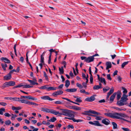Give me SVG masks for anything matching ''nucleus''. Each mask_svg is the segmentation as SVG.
<instances>
[{"mask_svg": "<svg viewBox=\"0 0 131 131\" xmlns=\"http://www.w3.org/2000/svg\"><path fill=\"white\" fill-rule=\"evenodd\" d=\"M116 94V93H114L110 97V101L111 103H112L114 101V99L115 97Z\"/></svg>", "mask_w": 131, "mask_h": 131, "instance_id": "obj_15", "label": "nucleus"}, {"mask_svg": "<svg viewBox=\"0 0 131 131\" xmlns=\"http://www.w3.org/2000/svg\"><path fill=\"white\" fill-rule=\"evenodd\" d=\"M0 104L3 106H5L7 105V104L6 103L3 102H0Z\"/></svg>", "mask_w": 131, "mask_h": 131, "instance_id": "obj_43", "label": "nucleus"}, {"mask_svg": "<svg viewBox=\"0 0 131 131\" xmlns=\"http://www.w3.org/2000/svg\"><path fill=\"white\" fill-rule=\"evenodd\" d=\"M102 118H103V117H102L97 115L95 119L96 120H101Z\"/></svg>", "mask_w": 131, "mask_h": 131, "instance_id": "obj_33", "label": "nucleus"}, {"mask_svg": "<svg viewBox=\"0 0 131 131\" xmlns=\"http://www.w3.org/2000/svg\"><path fill=\"white\" fill-rule=\"evenodd\" d=\"M41 110L42 111L48 113H50L56 115H57L58 113H59V112L58 111H57L52 109H50L44 107H42L41 108Z\"/></svg>", "mask_w": 131, "mask_h": 131, "instance_id": "obj_2", "label": "nucleus"}, {"mask_svg": "<svg viewBox=\"0 0 131 131\" xmlns=\"http://www.w3.org/2000/svg\"><path fill=\"white\" fill-rule=\"evenodd\" d=\"M59 70L61 74H63V73L64 71L63 67H62L61 68L59 67Z\"/></svg>", "mask_w": 131, "mask_h": 131, "instance_id": "obj_36", "label": "nucleus"}, {"mask_svg": "<svg viewBox=\"0 0 131 131\" xmlns=\"http://www.w3.org/2000/svg\"><path fill=\"white\" fill-rule=\"evenodd\" d=\"M11 77V75L9 73L7 75L4 77V79L7 81L10 79Z\"/></svg>", "mask_w": 131, "mask_h": 131, "instance_id": "obj_12", "label": "nucleus"}, {"mask_svg": "<svg viewBox=\"0 0 131 131\" xmlns=\"http://www.w3.org/2000/svg\"><path fill=\"white\" fill-rule=\"evenodd\" d=\"M106 69L107 70L112 67V64L110 62H107L106 63Z\"/></svg>", "mask_w": 131, "mask_h": 131, "instance_id": "obj_14", "label": "nucleus"}, {"mask_svg": "<svg viewBox=\"0 0 131 131\" xmlns=\"http://www.w3.org/2000/svg\"><path fill=\"white\" fill-rule=\"evenodd\" d=\"M121 114H123L124 115H125V116L124 117H121V118L122 119H122L123 120V121H126V122H130L129 121H128L125 119H124V118H123V117H126L127 116V115L125 114H124V113H121Z\"/></svg>", "mask_w": 131, "mask_h": 131, "instance_id": "obj_22", "label": "nucleus"}, {"mask_svg": "<svg viewBox=\"0 0 131 131\" xmlns=\"http://www.w3.org/2000/svg\"><path fill=\"white\" fill-rule=\"evenodd\" d=\"M104 114L110 117L116 119H122L121 117H124L125 115H124L121 114V113H111L107 112L105 113Z\"/></svg>", "mask_w": 131, "mask_h": 131, "instance_id": "obj_1", "label": "nucleus"}, {"mask_svg": "<svg viewBox=\"0 0 131 131\" xmlns=\"http://www.w3.org/2000/svg\"><path fill=\"white\" fill-rule=\"evenodd\" d=\"M68 129H70V128H74V127L72 125H68Z\"/></svg>", "mask_w": 131, "mask_h": 131, "instance_id": "obj_47", "label": "nucleus"}, {"mask_svg": "<svg viewBox=\"0 0 131 131\" xmlns=\"http://www.w3.org/2000/svg\"><path fill=\"white\" fill-rule=\"evenodd\" d=\"M27 101L25 100H21L20 101L22 103H26V102Z\"/></svg>", "mask_w": 131, "mask_h": 131, "instance_id": "obj_57", "label": "nucleus"}, {"mask_svg": "<svg viewBox=\"0 0 131 131\" xmlns=\"http://www.w3.org/2000/svg\"><path fill=\"white\" fill-rule=\"evenodd\" d=\"M28 81L30 83L31 85H34L35 84H38V83H37V82H35L33 81L30 80H28Z\"/></svg>", "mask_w": 131, "mask_h": 131, "instance_id": "obj_19", "label": "nucleus"}, {"mask_svg": "<svg viewBox=\"0 0 131 131\" xmlns=\"http://www.w3.org/2000/svg\"><path fill=\"white\" fill-rule=\"evenodd\" d=\"M54 103L55 104H61L62 103L60 101H57L54 102Z\"/></svg>", "mask_w": 131, "mask_h": 131, "instance_id": "obj_41", "label": "nucleus"}, {"mask_svg": "<svg viewBox=\"0 0 131 131\" xmlns=\"http://www.w3.org/2000/svg\"><path fill=\"white\" fill-rule=\"evenodd\" d=\"M127 96L123 95V96L121 98V100L123 101H124L125 103L128 100V99L127 98Z\"/></svg>", "mask_w": 131, "mask_h": 131, "instance_id": "obj_13", "label": "nucleus"}, {"mask_svg": "<svg viewBox=\"0 0 131 131\" xmlns=\"http://www.w3.org/2000/svg\"><path fill=\"white\" fill-rule=\"evenodd\" d=\"M28 99L33 100L35 101H36L37 100V98L30 96H28Z\"/></svg>", "mask_w": 131, "mask_h": 131, "instance_id": "obj_24", "label": "nucleus"}, {"mask_svg": "<svg viewBox=\"0 0 131 131\" xmlns=\"http://www.w3.org/2000/svg\"><path fill=\"white\" fill-rule=\"evenodd\" d=\"M5 99H6L7 100H12V97H5L4 98Z\"/></svg>", "mask_w": 131, "mask_h": 131, "instance_id": "obj_55", "label": "nucleus"}, {"mask_svg": "<svg viewBox=\"0 0 131 131\" xmlns=\"http://www.w3.org/2000/svg\"><path fill=\"white\" fill-rule=\"evenodd\" d=\"M2 60L5 63H10V61L6 58L2 57L1 58Z\"/></svg>", "mask_w": 131, "mask_h": 131, "instance_id": "obj_17", "label": "nucleus"}, {"mask_svg": "<svg viewBox=\"0 0 131 131\" xmlns=\"http://www.w3.org/2000/svg\"><path fill=\"white\" fill-rule=\"evenodd\" d=\"M95 99V97L93 96H92L90 97H87L86 98L85 100L88 102H92L94 101Z\"/></svg>", "mask_w": 131, "mask_h": 131, "instance_id": "obj_11", "label": "nucleus"}, {"mask_svg": "<svg viewBox=\"0 0 131 131\" xmlns=\"http://www.w3.org/2000/svg\"><path fill=\"white\" fill-rule=\"evenodd\" d=\"M1 66L2 67L3 69L4 70H6V67H5V66L4 65L3 63H2L1 64Z\"/></svg>", "mask_w": 131, "mask_h": 131, "instance_id": "obj_51", "label": "nucleus"}, {"mask_svg": "<svg viewBox=\"0 0 131 131\" xmlns=\"http://www.w3.org/2000/svg\"><path fill=\"white\" fill-rule=\"evenodd\" d=\"M41 98L43 100H47L50 101H52L54 100V99L51 98L49 96H42L41 97Z\"/></svg>", "mask_w": 131, "mask_h": 131, "instance_id": "obj_8", "label": "nucleus"}, {"mask_svg": "<svg viewBox=\"0 0 131 131\" xmlns=\"http://www.w3.org/2000/svg\"><path fill=\"white\" fill-rule=\"evenodd\" d=\"M21 98H26L28 99V96H21Z\"/></svg>", "mask_w": 131, "mask_h": 131, "instance_id": "obj_58", "label": "nucleus"}, {"mask_svg": "<svg viewBox=\"0 0 131 131\" xmlns=\"http://www.w3.org/2000/svg\"><path fill=\"white\" fill-rule=\"evenodd\" d=\"M94 125L95 126H102L100 123L98 121H94Z\"/></svg>", "mask_w": 131, "mask_h": 131, "instance_id": "obj_18", "label": "nucleus"}, {"mask_svg": "<svg viewBox=\"0 0 131 131\" xmlns=\"http://www.w3.org/2000/svg\"><path fill=\"white\" fill-rule=\"evenodd\" d=\"M114 108L115 109L118 110V111L119 112L121 111L122 110H123V109H120L118 107H114Z\"/></svg>", "mask_w": 131, "mask_h": 131, "instance_id": "obj_45", "label": "nucleus"}, {"mask_svg": "<svg viewBox=\"0 0 131 131\" xmlns=\"http://www.w3.org/2000/svg\"><path fill=\"white\" fill-rule=\"evenodd\" d=\"M63 86V84H60L59 86H58V88L59 89H61Z\"/></svg>", "mask_w": 131, "mask_h": 131, "instance_id": "obj_56", "label": "nucleus"}, {"mask_svg": "<svg viewBox=\"0 0 131 131\" xmlns=\"http://www.w3.org/2000/svg\"><path fill=\"white\" fill-rule=\"evenodd\" d=\"M117 78L118 81H119V82H121V80L122 79L119 76Z\"/></svg>", "mask_w": 131, "mask_h": 131, "instance_id": "obj_62", "label": "nucleus"}, {"mask_svg": "<svg viewBox=\"0 0 131 131\" xmlns=\"http://www.w3.org/2000/svg\"><path fill=\"white\" fill-rule=\"evenodd\" d=\"M107 79L109 80H111L112 79L111 78V76L110 74H107Z\"/></svg>", "mask_w": 131, "mask_h": 131, "instance_id": "obj_50", "label": "nucleus"}, {"mask_svg": "<svg viewBox=\"0 0 131 131\" xmlns=\"http://www.w3.org/2000/svg\"><path fill=\"white\" fill-rule=\"evenodd\" d=\"M89 73L90 74V76L92 77V72L91 71V67H90L89 69Z\"/></svg>", "mask_w": 131, "mask_h": 131, "instance_id": "obj_42", "label": "nucleus"}, {"mask_svg": "<svg viewBox=\"0 0 131 131\" xmlns=\"http://www.w3.org/2000/svg\"><path fill=\"white\" fill-rule=\"evenodd\" d=\"M74 98L76 99L75 100V101L78 103H81L82 102L81 98L80 97L74 96Z\"/></svg>", "mask_w": 131, "mask_h": 131, "instance_id": "obj_16", "label": "nucleus"}, {"mask_svg": "<svg viewBox=\"0 0 131 131\" xmlns=\"http://www.w3.org/2000/svg\"><path fill=\"white\" fill-rule=\"evenodd\" d=\"M117 72L118 71L117 70H116L115 71H114L113 74V76H114L116 75H117Z\"/></svg>", "mask_w": 131, "mask_h": 131, "instance_id": "obj_63", "label": "nucleus"}, {"mask_svg": "<svg viewBox=\"0 0 131 131\" xmlns=\"http://www.w3.org/2000/svg\"><path fill=\"white\" fill-rule=\"evenodd\" d=\"M40 62L41 63H44V58L42 56H40Z\"/></svg>", "mask_w": 131, "mask_h": 131, "instance_id": "obj_37", "label": "nucleus"}, {"mask_svg": "<svg viewBox=\"0 0 131 131\" xmlns=\"http://www.w3.org/2000/svg\"><path fill=\"white\" fill-rule=\"evenodd\" d=\"M39 88L40 89H46V88H45V86H41V87H39Z\"/></svg>", "mask_w": 131, "mask_h": 131, "instance_id": "obj_59", "label": "nucleus"}, {"mask_svg": "<svg viewBox=\"0 0 131 131\" xmlns=\"http://www.w3.org/2000/svg\"><path fill=\"white\" fill-rule=\"evenodd\" d=\"M128 61H127V62H124V63H123L122 64V65H121L122 68H123L124 67H125V65H127L128 63Z\"/></svg>", "mask_w": 131, "mask_h": 131, "instance_id": "obj_32", "label": "nucleus"}, {"mask_svg": "<svg viewBox=\"0 0 131 131\" xmlns=\"http://www.w3.org/2000/svg\"><path fill=\"white\" fill-rule=\"evenodd\" d=\"M65 90L68 92H74V89H67Z\"/></svg>", "mask_w": 131, "mask_h": 131, "instance_id": "obj_30", "label": "nucleus"}, {"mask_svg": "<svg viewBox=\"0 0 131 131\" xmlns=\"http://www.w3.org/2000/svg\"><path fill=\"white\" fill-rule=\"evenodd\" d=\"M102 123L106 125H108L110 124V121L108 119L105 118L102 120Z\"/></svg>", "mask_w": 131, "mask_h": 131, "instance_id": "obj_7", "label": "nucleus"}, {"mask_svg": "<svg viewBox=\"0 0 131 131\" xmlns=\"http://www.w3.org/2000/svg\"><path fill=\"white\" fill-rule=\"evenodd\" d=\"M112 124L113 126V128L114 129H115L117 128V125L114 122H112Z\"/></svg>", "mask_w": 131, "mask_h": 131, "instance_id": "obj_25", "label": "nucleus"}, {"mask_svg": "<svg viewBox=\"0 0 131 131\" xmlns=\"http://www.w3.org/2000/svg\"><path fill=\"white\" fill-rule=\"evenodd\" d=\"M67 107L68 108L71 109H74V106H67Z\"/></svg>", "mask_w": 131, "mask_h": 131, "instance_id": "obj_53", "label": "nucleus"}, {"mask_svg": "<svg viewBox=\"0 0 131 131\" xmlns=\"http://www.w3.org/2000/svg\"><path fill=\"white\" fill-rule=\"evenodd\" d=\"M44 76L45 78V79L47 81L49 80V78L48 77V76L47 74L45 72H43Z\"/></svg>", "mask_w": 131, "mask_h": 131, "instance_id": "obj_26", "label": "nucleus"}, {"mask_svg": "<svg viewBox=\"0 0 131 131\" xmlns=\"http://www.w3.org/2000/svg\"><path fill=\"white\" fill-rule=\"evenodd\" d=\"M102 83H103L105 85L106 84V81L104 78H100V81Z\"/></svg>", "mask_w": 131, "mask_h": 131, "instance_id": "obj_21", "label": "nucleus"}, {"mask_svg": "<svg viewBox=\"0 0 131 131\" xmlns=\"http://www.w3.org/2000/svg\"><path fill=\"white\" fill-rule=\"evenodd\" d=\"M102 87L99 85H95L93 87V88L94 90H97L101 88Z\"/></svg>", "mask_w": 131, "mask_h": 131, "instance_id": "obj_31", "label": "nucleus"}, {"mask_svg": "<svg viewBox=\"0 0 131 131\" xmlns=\"http://www.w3.org/2000/svg\"><path fill=\"white\" fill-rule=\"evenodd\" d=\"M110 88L108 87H106V88H104L103 89V90L104 92H105L108 90Z\"/></svg>", "mask_w": 131, "mask_h": 131, "instance_id": "obj_28", "label": "nucleus"}, {"mask_svg": "<svg viewBox=\"0 0 131 131\" xmlns=\"http://www.w3.org/2000/svg\"><path fill=\"white\" fill-rule=\"evenodd\" d=\"M121 95V93H119L117 94V100H118L120 98Z\"/></svg>", "mask_w": 131, "mask_h": 131, "instance_id": "obj_38", "label": "nucleus"}, {"mask_svg": "<svg viewBox=\"0 0 131 131\" xmlns=\"http://www.w3.org/2000/svg\"><path fill=\"white\" fill-rule=\"evenodd\" d=\"M12 109L13 110H19L21 109V107H15L14 106H12Z\"/></svg>", "mask_w": 131, "mask_h": 131, "instance_id": "obj_29", "label": "nucleus"}, {"mask_svg": "<svg viewBox=\"0 0 131 131\" xmlns=\"http://www.w3.org/2000/svg\"><path fill=\"white\" fill-rule=\"evenodd\" d=\"M122 88L124 90L123 91V95L124 94L125 95H126V94L127 93V90L124 87H123Z\"/></svg>", "mask_w": 131, "mask_h": 131, "instance_id": "obj_39", "label": "nucleus"}, {"mask_svg": "<svg viewBox=\"0 0 131 131\" xmlns=\"http://www.w3.org/2000/svg\"><path fill=\"white\" fill-rule=\"evenodd\" d=\"M31 105H34L35 106H38V104H37L36 103L33 102H31Z\"/></svg>", "mask_w": 131, "mask_h": 131, "instance_id": "obj_48", "label": "nucleus"}, {"mask_svg": "<svg viewBox=\"0 0 131 131\" xmlns=\"http://www.w3.org/2000/svg\"><path fill=\"white\" fill-rule=\"evenodd\" d=\"M82 121V120L80 119L76 120L74 119V122H81Z\"/></svg>", "mask_w": 131, "mask_h": 131, "instance_id": "obj_52", "label": "nucleus"}, {"mask_svg": "<svg viewBox=\"0 0 131 131\" xmlns=\"http://www.w3.org/2000/svg\"><path fill=\"white\" fill-rule=\"evenodd\" d=\"M90 113L99 115H101V114L100 113L92 110H90L88 111H84V114L90 116Z\"/></svg>", "mask_w": 131, "mask_h": 131, "instance_id": "obj_3", "label": "nucleus"}, {"mask_svg": "<svg viewBox=\"0 0 131 131\" xmlns=\"http://www.w3.org/2000/svg\"><path fill=\"white\" fill-rule=\"evenodd\" d=\"M122 129L125 131H130V130L128 128L124 127H122Z\"/></svg>", "mask_w": 131, "mask_h": 131, "instance_id": "obj_40", "label": "nucleus"}, {"mask_svg": "<svg viewBox=\"0 0 131 131\" xmlns=\"http://www.w3.org/2000/svg\"><path fill=\"white\" fill-rule=\"evenodd\" d=\"M57 89V87H48V91L56 90Z\"/></svg>", "mask_w": 131, "mask_h": 131, "instance_id": "obj_20", "label": "nucleus"}, {"mask_svg": "<svg viewBox=\"0 0 131 131\" xmlns=\"http://www.w3.org/2000/svg\"><path fill=\"white\" fill-rule=\"evenodd\" d=\"M63 93V92L61 90H59L53 93L52 95L53 96L60 95Z\"/></svg>", "mask_w": 131, "mask_h": 131, "instance_id": "obj_10", "label": "nucleus"}, {"mask_svg": "<svg viewBox=\"0 0 131 131\" xmlns=\"http://www.w3.org/2000/svg\"><path fill=\"white\" fill-rule=\"evenodd\" d=\"M17 117V115H13L11 118V119L12 120H14L15 119V118Z\"/></svg>", "mask_w": 131, "mask_h": 131, "instance_id": "obj_49", "label": "nucleus"}, {"mask_svg": "<svg viewBox=\"0 0 131 131\" xmlns=\"http://www.w3.org/2000/svg\"><path fill=\"white\" fill-rule=\"evenodd\" d=\"M70 84V82L68 80H67L66 81V84L65 86L67 87L68 88Z\"/></svg>", "mask_w": 131, "mask_h": 131, "instance_id": "obj_23", "label": "nucleus"}, {"mask_svg": "<svg viewBox=\"0 0 131 131\" xmlns=\"http://www.w3.org/2000/svg\"><path fill=\"white\" fill-rule=\"evenodd\" d=\"M81 58L82 60H84V61H85V60L87 58L86 57H84V56H81Z\"/></svg>", "mask_w": 131, "mask_h": 131, "instance_id": "obj_61", "label": "nucleus"}, {"mask_svg": "<svg viewBox=\"0 0 131 131\" xmlns=\"http://www.w3.org/2000/svg\"><path fill=\"white\" fill-rule=\"evenodd\" d=\"M94 59V58L93 57V56H90L88 58L85 60V61L88 62L89 63L93 61Z\"/></svg>", "mask_w": 131, "mask_h": 131, "instance_id": "obj_6", "label": "nucleus"}, {"mask_svg": "<svg viewBox=\"0 0 131 131\" xmlns=\"http://www.w3.org/2000/svg\"><path fill=\"white\" fill-rule=\"evenodd\" d=\"M62 99H63L66 100L67 101H69V102H71V103H74V102L71 101L70 99H67V98H62Z\"/></svg>", "mask_w": 131, "mask_h": 131, "instance_id": "obj_44", "label": "nucleus"}, {"mask_svg": "<svg viewBox=\"0 0 131 131\" xmlns=\"http://www.w3.org/2000/svg\"><path fill=\"white\" fill-rule=\"evenodd\" d=\"M5 123L6 125H8L11 124V122L9 120H8L5 121Z\"/></svg>", "mask_w": 131, "mask_h": 131, "instance_id": "obj_34", "label": "nucleus"}, {"mask_svg": "<svg viewBox=\"0 0 131 131\" xmlns=\"http://www.w3.org/2000/svg\"><path fill=\"white\" fill-rule=\"evenodd\" d=\"M20 60L21 62H23L24 60V58L23 57H21Z\"/></svg>", "mask_w": 131, "mask_h": 131, "instance_id": "obj_64", "label": "nucleus"}, {"mask_svg": "<svg viewBox=\"0 0 131 131\" xmlns=\"http://www.w3.org/2000/svg\"><path fill=\"white\" fill-rule=\"evenodd\" d=\"M57 120L56 118L54 117H53L52 118H51L50 120H48L49 121H51L52 122H54Z\"/></svg>", "mask_w": 131, "mask_h": 131, "instance_id": "obj_35", "label": "nucleus"}, {"mask_svg": "<svg viewBox=\"0 0 131 131\" xmlns=\"http://www.w3.org/2000/svg\"><path fill=\"white\" fill-rule=\"evenodd\" d=\"M81 108L80 107L76 106L74 105V110H75L77 111H80L81 110Z\"/></svg>", "mask_w": 131, "mask_h": 131, "instance_id": "obj_27", "label": "nucleus"}, {"mask_svg": "<svg viewBox=\"0 0 131 131\" xmlns=\"http://www.w3.org/2000/svg\"><path fill=\"white\" fill-rule=\"evenodd\" d=\"M15 82L12 81L9 82H6L5 83L3 84L4 87H8L9 86H13L15 85Z\"/></svg>", "mask_w": 131, "mask_h": 131, "instance_id": "obj_5", "label": "nucleus"}, {"mask_svg": "<svg viewBox=\"0 0 131 131\" xmlns=\"http://www.w3.org/2000/svg\"><path fill=\"white\" fill-rule=\"evenodd\" d=\"M4 115L6 117H9L11 116L8 113H5L4 114Z\"/></svg>", "mask_w": 131, "mask_h": 131, "instance_id": "obj_46", "label": "nucleus"}, {"mask_svg": "<svg viewBox=\"0 0 131 131\" xmlns=\"http://www.w3.org/2000/svg\"><path fill=\"white\" fill-rule=\"evenodd\" d=\"M77 85L78 87H79V88H82V85L78 83H77Z\"/></svg>", "mask_w": 131, "mask_h": 131, "instance_id": "obj_60", "label": "nucleus"}, {"mask_svg": "<svg viewBox=\"0 0 131 131\" xmlns=\"http://www.w3.org/2000/svg\"><path fill=\"white\" fill-rule=\"evenodd\" d=\"M60 110L62 111V113H59L58 114L60 115H63L65 116H72L71 114L70 113L69 111L67 110L64 109H60Z\"/></svg>", "mask_w": 131, "mask_h": 131, "instance_id": "obj_4", "label": "nucleus"}, {"mask_svg": "<svg viewBox=\"0 0 131 131\" xmlns=\"http://www.w3.org/2000/svg\"><path fill=\"white\" fill-rule=\"evenodd\" d=\"M117 104L119 106H123L126 104V103H125L122 100H121L120 101L117 102Z\"/></svg>", "mask_w": 131, "mask_h": 131, "instance_id": "obj_9", "label": "nucleus"}, {"mask_svg": "<svg viewBox=\"0 0 131 131\" xmlns=\"http://www.w3.org/2000/svg\"><path fill=\"white\" fill-rule=\"evenodd\" d=\"M114 89L113 88H112L110 90L109 92L111 93H112L114 92Z\"/></svg>", "mask_w": 131, "mask_h": 131, "instance_id": "obj_54", "label": "nucleus"}]
</instances>
